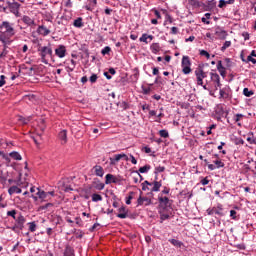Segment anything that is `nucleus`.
Segmentation results:
<instances>
[{
	"mask_svg": "<svg viewBox=\"0 0 256 256\" xmlns=\"http://www.w3.org/2000/svg\"><path fill=\"white\" fill-rule=\"evenodd\" d=\"M18 121L20 122V123H22V125H27V123H29L30 121H31V116H29V117H23V116H19L18 117Z\"/></svg>",
	"mask_w": 256,
	"mask_h": 256,
	"instance_id": "nucleus-23",
	"label": "nucleus"
},
{
	"mask_svg": "<svg viewBox=\"0 0 256 256\" xmlns=\"http://www.w3.org/2000/svg\"><path fill=\"white\" fill-rule=\"evenodd\" d=\"M159 135H160V137L167 139V137H169V132H167V130H160Z\"/></svg>",
	"mask_w": 256,
	"mask_h": 256,
	"instance_id": "nucleus-36",
	"label": "nucleus"
},
{
	"mask_svg": "<svg viewBox=\"0 0 256 256\" xmlns=\"http://www.w3.org/2000/svg\"><path fill=\"white\" fill-rule=\"evenodd\" d=\"M121 107H122V109H129V104H127L126 102H122L121 104Z\"/></svg>",
	"mask_w": 256,
	"mask_h": 256,
	"instance_id": "nucleus-58",
	"label": "nucleus"
},
{
	"mask_svg": "<svg viewBox=\"0 0 256 256\" xmlns=\"http://www.w3.org/2000/svg\"><path fill=\"white\" fill-rule=\"evenodd\" d=\"M169 242L174 245V247H182L183 242L176 240V239H170Z\"/></svg>",
	"mask_w": 256,
	"mask_h": 256,
	"instance_id": "nucleus-27",
	"label": "nucleus"
},
{
	"mask_svg": "<svg viewBox=\"0 0 256 256\" xmlns=\"http://www.w3.org/2000/svg\"><path fill=\"white\" fill-rule=\"evenodd\" d=\"M142 191H151V188L148 187V185L145 184V182H144V183H142Z\"/></svg>",
	"mask_w": 256,
	"mask_h": 256,
	"instance_id": "nucleus-49",
	"label": "nucleus"
},
{
	"mask_svg": "<svg viewBox=\"0 0 256 256\" xmlns=\"http://www.w3.org/2000/svg\"><path fill=\"white\" fill-rule=\"evenodd\" d=\"M214 215H219L223 217V209L222 208H214Z\"/></svg>",
	"mask_w": 256,
	"mask_h": 256,
	"instance_id": "nucleus-38",
	"label": "nucleus"
},
{
	"mask_svg": "<svg viewBox=\"0 0 256 256\" xmlns=\"http://www.w3.org/2000/svg\"><path fill=\"white\" fill-rule=\"evenodd\" d=\"M5 85V75L0 76V87H3Z\"/></svg>",
	"mask_w": 256,
	"mask_h": 256,
	"instance_id": "nucleus-50",
	"label": "nucleus"
},
{
	"mask_svg": "<svg viewBox=\"0 0 256 256\" xmlns=\"http://www.w3.org/2000/svg\"><path fill=\"white\" fill-rule=\"evenodd\" d=\"M210 77L214 83L217 84V87H221V78L219 77V74L217 73H210Z\"/></svg>",
	"mask_w": 256,
	"mask_h": 256,
	"instance_id": "nucleus-15",
	"label": "nucleus"
},
{
	"mask_svg": "<svg viewBox=\"0 0 256 256\" xmlns=\"http://www.w3.org/2000/svg\"><path fill=\"white\" fill-rule=\"evenodd\" d=\"M121 159H125V161H129V156L126 154H117L113 159H111V165H115V163H119Z\"/></svg>",
	"mask_w": 256,
	"mask_h": 256,
	"instance_id": "nucleus-9",
	"label": "nucleus"
},
{
	"mask_svg": "<svg viewBox=\"0 0 256 256\" xmlns=\"http://www.w3.org/2000/svg\"><path fill=\"white\" fill-rule=\"evenodd\" d=\"M242 117H243V114H236L235 118H234V121L236 123H239V121H241Z\"/></svg>",
	"mask_w": 256,
	"mask_h": 256,
	"instance_id": "nucleus-45",
	"label": "nucleus"
},
{
	"mask_svg": "<svg viewBox=\"0 0 256 256\" xmlns=\"http://www.w3.org/2000/svg\"><path fill=\"white\" fill-rule=\"evenodd\" d=\"M225 5H227V1H225V0H220L218 7L223 8V7H225Z\"/></svg>",
	"mask_w": 256,
	"mask_h": 256,
	"instance_id": "nucleus-52",
	"label": "nucleus"
},
{
	"mask_svg": "<svg viewBox=\"0 0 256 256\" xmlns=\"http://www.w3.org/2000/svg\"><path fill=\"white\" fill-rule=\"evenodd\" d=\"M9 157L14 159V161H21V159H23V157H21V154H19V152L17 151L10 152Z\"/></svg>",
	"mask_w": 256,
	"mask_h": 256,
	"instance_id": "nucleus-20",
	"label": "nucleus"
},
{
	"mask_svg": "<svg viewBox=\"0 0 256 256\" xmlns=\"http://www.w3.org/2000/svg\"><path fill=\"white\" fill-rule=\"evenodd\" d=\"M64 256H75V250L71 246H66L64 249Z\"/></svg>",
	"mask_w": 256,
	"mask_h": 256,
	"instance_id": "nucleus-17",
	"label": "nucleus"
},
{
	"mask_svg": "<svg viewBox=\"0 0 256 256\" xmlns=\"http://www.w3.org/2000/svg\"><path fill=\"white\" fill-rule=\"evenodd\" d=\"M48 207H53V203H47L46 205L42 206L41 209H48Z\"/></svg>",
	"mask_w": 256,
	"mask_h": 256,
	"instance_id": "nucleus-61",
	"label": "nucleus"
},
{
	"mask_svg": "<svg viewBox=\"0 0 256 256\" xmlns=\"http://www.w3.org/2000/svg\"><path fill=\"white\" fill-rule=\"evenodd\" d=\"M202 185H209V180L207 178H204L201 180Z\"/></svg>",
	"mask_w": 256,
	"mask_h": 256,
	"instance_id": "nucleus-63",
	"label": "nucleus"
},
{
	"mask_svg": "<svg viewBox=\"0 0 256 256\" xmlns=\"http://www.w3.org/2000/svg\"><path fill=\"white\" fill-rule=\"evenodd\" d=\"M0 28L4 29L5 33H7L8 35H15V29H13V26L9 22H3Z\"/></svg>",
	"mask_w": 256,
	"mask_h": 256,
	"instance_id": "nucleus-6",
	"label": "nucleus"
},
{
	"mask_svg": "<svg viewBox=\"0 0 256 256\" xmlns=\"http://www.w3.org/2000/svg\"><path fill=\"white\" fill-rule=\"evenodd\" d=\"M150 49L152 53H159V51H161V47L159 46V43H153Z\"/></svg>",
	"mask_w": 256,
	"mask_h": 256,
	"instance_id": "nucleus-24",
	"label": "nucleus"
},
{
	"mask_svg": "<svg viewBox=\"0 0 256 256\" xmlns=\"http://www.w3.org/2000/svg\"><path fill=\"white\" fill-rule=\"evenodd\" d=\"M200 55L206 57L209 59V57H211V55L209 54V52H207L206 50H201L200 51Z\"/></svg>",
	"mask_w": 256,
	"mask_h": 256,
	"instance_id": "nucleus-44",
	"label": "nucleus"
},
{
	"mask_svg": "<svg viewBox=\"0 0 256 256\" xmlns=\"http://www.w3.org/2000/svg\"><path fill=\"white\" fill-rule=\"evenodd\" d=\"M36 195H32V199H34V201H41V203L46 202V201H51V197L49 196V193L45 192L44 190H41L39 188H37V192Z\"/></svg>",
	"mask_w": 256,
	"mask_h": 256,
	"instance_id": "nucleus-2",
	"label": "nucleus"
},
{
	"mask_svg": "<svg viewBox=\"0 0 256 256\" xmlns=\"http://www.w3.org/2000/svg\"><path fill=\"white\" fill-rule=\"evenodd\" d=\"M70 63H71V65H72V66L70 67V71H73V70L75 69L76 62H75V60L72 59V60L70 61Z\"/></svg>",
	"mask_w": 256,
	"mask_h": 256,
	"instance_id": "nucleus-57",
	"label": "nucleus"
},
{
	"mask_svg": "<svg viewBox=\"0 0 256 256\" xmlns=\"http://www.w3.org/2000/svg\"><path fill=\"white\" fill-rule=\"evenodd\" d=\"M22 21L23 23H25V25H28L29 27H33V25H35V20H33L29 16H23Z\"/></svg>",
	"mask_w": 256,
	"mask_h": 256,
	"instance_id": "nucleus-16",
	"label": "nucleus"
},
{
	"mask_svg": "<svg viewBox=\"0 0 256 256\" xmlns=\"http://www.w3.org/2000/svg\"><path fill=\"white\" fill-rule=\"evenodd\" d=\"M119 213L117 214V217H119V219H127L128 217V210L127 208H125L124 206H122L121 208H119Z\"/></svg>",
	"mask_w": 256,
	"mask_h": 256,
	"instance_id": "nucleus-12",
	"label": "nucleus"
},
{
	"mask_svg": "<svg viewBox=\"0 0 256 256\" xmlns=\"http://www.w3.org/2000/svg\"><path fill=\"white\" fill-rule=\"evenodd\" d=\"M7 5L10 13H13L14 15H16V17H19V9L21 7V4L13 0V2L8 1Z\"/></svg>",
	"mask_w": 256,
	"mask_h": 256,
	"instance_id": "nucleus-5",
	"label": "nucleus"
},
{
	"mask_svg": "<svg viewBox=\"0 0 256 256\" xmlns=\"http://www.w3.org/2000/svg\"><path fill=\"white\" fill-rule=\"evenodd\" d=\"M94 171H95V175H97V177H103V175H105V172L103 171V167L96 165L94 167Z\"/></svg>",
	"mask_w": 256,
	"mask_h": 256,
	"instance_id": "nucleus-18",
	"label": "nucleus"
},
{
	"mask_svg": "<svg viewBox=\"0 0 256 256\" xmlns=\"http://www.w3.org/2000/svg\"><path fill=\"white\" fill-rule=\"evenodd\" d=\"M208 169L210 171H215V169H217V167L215 165H213V164H208Z\"/></svg>",
	"mask_w": 256,
	"mask_h": 256,
	"instance_id": "nucleus-59",
	"label": "nucleus"
},
{
	"mask_svg": "<svg viewBox=\"0 0 256 256\" xmlns=\"http://www.w3.org/2000/svg\"><path fill=\"white\" fill-rule=\"evenodd\" d=\"M243 95H245V97H251L252 95H255V92H253V90H249V88H244Z\"/></svg>",
	"mask_w": 256,
	"mask_h": 256,
	"instance_id": "nucleus-28",
	"label": "nucleus"
},
{
	"mask_svg": "<svg viewBox=\"0 0 256 256\" xmlns=\"http://www.w3.org/2000/svg\"><path fill=\"white\" fill-rule=\"evenodd\" d=\"M247 61H250L251 63H253V65H255V63H256V59L253 58V56H248Z\"/></svg>",
	"mask_w": 256,
	"mask_h": 256,
	"instance_id": "nucleus-53",
	"label": "nucleus"
},
{
	"mask_svg": "<svg viewBox=\"0 0 256 256\" xmlns=\"http://www.w3.org/2000/svg\"><path fill=\"white\" fill-rule=\"evenodd\" d=\"M55 53L57 57H59L60 59H63V57H65L67 53V49L65 48V46L60 45L58 48L55 49Z\"/></svg>",
	"mask_w": 256,
	"mask_h": 256,
	"instance_id": "nucleus-8",
	"label": "nucleus"
},
{
	"mask_svg": "<svg viewBox=\"0 0 256 256\" xmlns=\"http://www.w3.org/2000/svg\"><path fill=\"white\" fill-rule=\"evenodd\" d=\"M131 199H133V192H130V195L128 196L126 200V205H131Z\"/></svg>",
	"mask_w": 256,
	"mask_h": 256,
	"instance_id": "nucleus-47",
	"label": "nucleus"
},
{
	"mask_svg": "<svg viewBox=\"0 0 256 256\" xmlns=\"http://www.w3.org/2000/svg\"><path fill=\"white\" fill-rule=\"evenodd\" d=\"M178 31H179V29L177 27H172L171 28L172 35H177Z\"/></svg>",
	"mask_w": 256,
	"mask_h": 256,
	"instance_id": "nucleus-54",
	"label": "nucleus"
},
{
	"mask_svg": "<svg viewBox=\"0 0 256 256\" xmlns=\"http://www.w3.org/2000/svg\"><path fill=\"white\" fill-rule=\"evenodd\" d=\"M105 183H106V185H109L111 183H117V178H115V176H113V174H107Z\"/></svg>",
	"mask_w": 256,
	"mask_h": 256,
	"instance_id": "nucleus-19",
	"label": "nucleus"
},
{
	"mask_svg": "<svg viewBox=\"0 0 256 256\" xmlns=\"http://www.w3.org/2000/svg\"><path fill=\"white\" fill-rule=\"evenodd\" d=\"M223 63L221 61H218V64H217V70L219 71L220 69H223Z\"/></svg>",
	"mask_w": 256,
	"mask_h": 256,
	"instance_id": "nucleus-62",
	"label": "nucleus"
},
{
	"mask_svg": "<svg viewBox=\"0 0 256 256\" xmlns=\"http://www.w3.org/2000/svg\"><path fill=\"white\" fill-rule=\"evenodd\" d=\"M26 219L25 216L23 215H19L16 219H15V224L14 226L11 228L12 231H23V228L25 227V223H26Z\"/></svg>",
	"mask_w": 256,
	"mask_h": 256,
	"instance_id": "nucleus-3",
	"label": "nucleus"
},
{
	"mask_svg": "<svg viewBox=\"0 0 256 256\" xmlns=\"http://www.w3.org/2000/svg\"><path fill=\"white\" fill-rule=\"evenodd\" d=\"M160 219H161V223H163V221L169 219V214H161Z\"/></svg>",
	"mask_w": 256,
	"mask_h": 256,
	"instance_id": "nucleus-46",
	"label": "nucleus"
},
{
	"mask_svg": "<svg viewBox=\"0 0 256 256\" xmlns=\"http://www.w3.org/2000/svg\"><path fill=\"white\" fill-rule=\"evenodd\" d=\"M219 71V73H220V75L222 76V77H225V75H227V71L225 70V67L224 68H221L220 70H218Z\"/></svg>",
	"mask_w": 256,
	"mask_h": 256,
	"instance_id": "nucleus-51",
	"label": "nucleus"
},
{
	"mask_svg": "<svg viewBox=\"0 0 256 256\" xmlns=\"http://www.w3.org/2000/svg\"><path fill=\"white\" fill-rule=\"evenodd\" d=\"M163 171H165L164 166H158L155 168V173H163Z\"/></svg>",
	"mask_w": 256,
	"mask_h": 256,
	"instance_id": "nucleus-43",
	"label": "nucleus"
},
{
	"mask_svg": "<svg viewBox=\"0 0 256 256\" xmlns=\"http://www.w3.org/2000/svg\"><path fill=\"white\" fill-rule=\"evenodd\" d=\"M159 203H163V205H168L169 204V198L168 197H160L158 199Z\"/></svg>",
	"mask_w": 256,
	"mask_h": 256,
	"instance_id": "nucleus-34",
	"label": "nucleus"
},
{
	"mask_svg": "<svg viewBox=\"0 0 256 256\" xmlns=\"http://www.w3.org/2000/svg\"><path fill=\"white\" fill-rule=\"evenodd\" d=\"M151 203H153V201H151V199L150 198H148V197H143V196H141L140 195V197L138 198V200H137V204L138 205H151Z\"/></svg>",
	"mask_w": 256,
	"mask_h": 256,
	"instance_id": "nucleus-10",
	"label": "nucleus"
},
{
	"mask_svg": "<svg viewBox=\"0 0 256 256\" xmlns=\"http://www.w3.org/2000/svg\"><path fill=\"white\" fill-rule=\"evenodd\" d=\"M28 225L31 233H35V231H37V224H35V222H29Z\"/></svg>",
	"mask_w": 256,
	"mask_h": 256,
	"instance_id": "nucleus-30",
	"label": "nucleus"
},
{
	"mask_svg": "<svg viewBox=\"0 0 256 256\" xmlns=\"http://www.w3.org/2000/svg\"><path fill=\"white\" fill-rule=\"evenodd\" d=\"M18 183H19L20 185H23V184H25V183H26V185L29 184V182L26 180V178L23 177V174H22V173L19 174Z\"/></svg>",
	"mask_w": 256,
	"mask_h": 256,
	"instance_id": "nucleus-29",
	"label": "nucleus"
},
{
	"mask_svg": "<svg viewBox=\"0 0 256 256\" xmlns=\"http://www.w3.org/2000/svg\"><path fill=\"white\" fill-rule=\"evenodd\" d=\"M150 169H151V166L145 165L143 167H140L138 171L139 173H147Z\"/></svg>",
	"mask_w": 256,
	"mask_h": 256,
	"instance_id": "nucleus-31",
	"label": "nucleus"
},
{
	"mask_svg": "<svg viewBox=\"0 0 256 256\" xmlns=\"http://www.w3.org/2000/svg\"><path fill=\"white\" fill-rule=\"evenodd\" d=\"M154 15H156L157 19H161V13L158 10L154 11Z\"/></svg>",
	"mask_w": 256,
	"mask_h": 256,
	"instance_id": "nucleus-64",
	"label": "nucleus"
},
{
	"mask_svg": "<svg viewBox=\"0 0 256 256\" xmlns=\"http://www.w3.org/2000/svg\"><path fill=\"white\" fill-rule=\"evenodd\" d=\"M58 138L61 141V145H65V143H67V130H61L58 134Z\"/></svg>",
	"mask_w": 256,
	"mask_h": 256,
	"instance_id": "nucleus-13",
	"label": "nucleus"
},
{
	"mask_svg": "<svg viewBox=\"0 0 256 256\" xmlns=\"http://www.w3.org/2000/svg\"><path fill=\"white\" fill-rule=\"evenodd\" d=\"M73 25L74 27H78V28L83 27V18L79 17L76 20H74Z\"/></svg>",
	"mask_w": 256,
	"mask_h": 256,
	"instance_id": "nucleus-25",
	"label": "nucleus"
},
{
	"mask_svg": "<svg viewBox=\"0 0 256 256\" xmlns=\"http://www.w3.org/2000/svg\"><path fill=\"white\" fill-rule=\"evenodd\" d=\"M242 35H243L245 41H249V33L244 32Z\"/></svg>",
	"mask_w": 256,
	"mask_h": 256,
	"instance_id": "nucleus-60",
	"label": "nucleus"
},
{
	"mask_svg": "<svg viewBox=\"0 0 256 256\" xmlns=\"http://www.w3.org/2000/svg\"><path fill=\"white\" fill-rule=\"evenodd\" d=\"M37 33L39 35H42L43 37H47V35H49V33H51V30H49L47 27L41 25L38 27Z\"/></svg>",
	"mask_w": 256,
	"mask_h": 256,
	"instance_id": "nucleus-11",
	"label": "nucleus"
},
{
	"mask_svg": "<svg viewBox=\"0 0 256 256\" xmlns=\"http://www.w3.org/2000/svg\"><path fill=\"white\" fill-rule=\"evenodd\" d=\"M95 189H97V191H103V189H105V184L104 183H98L95 185Z\"/></svg>",
	"mask_w": 256,
	"mask_h": 256,
	"instance_id": "nucleus-41",
	"label": "nucleus"
},
{
	"mask_svg": "<svg viewBox=\"0 0 256 256\" xmlns=\"http://www.w3.org/2000/svg\"><path fill=\"white\" fill-rule=\"evenodd\" d=\"M147 39H149L148 38V35L147 34H143L141 37H140V39H139V41L141 42V43H149V41H147Z\"/></svg>",
	"mask_w": 256,
	"mask_h": 256,
	"instance_id": "nucleus-39",
	"label": "nucleus"
},
{
	"mask_svg": "<svg viewBox=\"0 0 256 256\" xmlns=\"http://www.w3.org/2000/svg\"><path fill=\"white\" fill-rule=\"evenodd\" d=\"M194 73L196 75L197 85H200L201 87H203L205 91H209V87H207V84L203 85V80L207 78V72L203 70V67L199 66L198 68H196Z\"/></svg>",
	"mask_w": 256,
	"mask_h": 256,
	"instance_id": "nucleus-1",
	"label": "nucleus"
},
{
	"mask_svg": "<svg viewBox=\"0 0 256 256\" xmlns=\"http://www.w3.org/2000/svg\"><path fill=\"white\" fill-rule=\"evenodd\" d=\"M159 189H161V182L154 181L153 185H152V187L150 189L151 193L157 192V191H159Z\"/></svg>",
	"mask_w": 256,
	"mask_h": 256,
	"instance_id": "nucleus-21",
	"label": "nucleus"
},
{
	"mask_svg": "<svg viewBox=\"0 0 256 256\" xmlns=\"http://www.w3.org/2000/svg\"><path fill=\"white\" fill-rule=\"evenodd\" d=\"M229 47H231V41H226L221 47V51H225L226 49H229Z\"/></svg>",
	"mask_w": 256,
	"mask_h": 256,
	"instance_id": "nucleus-37",
	"label": "nucleus"
},
{
	"mask_svg": "<svg viewBox=\"0 0 256 256\" xmlns=\"http://www.w3.org/2000/svg\"><path fill=\"white\" fill-rule=\"evenodd\" d=\"M130 159H131V163H132L133 165H137V159H135V156L130 155Z\"/></svg>",
	"mask_w": 256,
	"mask_h": 256,
	"instance_id": "nucleus-56",
	"label": "nucleus"
},
{
	"mask_svg": "<svg viewBox=\"0 0 256 256\" xmlns=\"http://www.w3.org/2000/svg\"><path fill=\"white\" fill-rule=\"evenodd\" d=\"M41 52V58L45 59V57H47L49 55V57H51L53 55V49H51V47L49 46H43L40 49Z\"/></svg>",
	"mask_w": 256,
	"mask_h": 256,
	"instance_id": "nucleus-7",
	"label": "nucleus"
},
{
	"mask_svg": "<svg viewBox=\"0 0 256 256\" xmlns=\"http://www.w3.org/2000/svg\"><path fill=\"white\" fill-rule=\"evenodd\" d=\"M181 66L184 75H189V73H191V60H189V56L182 57Z\"/></svg>",
	"mask_w": 256,
	"mask_h": 256,
	"instance_id": "nucleus-4",
	"label": "nucleus"
},
{
	"mask_svg": "<svg viewBox=\"0 0 256 256\" xmlns=\"http://www.w3.org/2000/svg\"><path fill=\"white\" fill-rule=\"evenodd\" d=\"M92 201L94 203H97L99 201H103V196H101L100 194H93L92 195Z\"/></svg>",
	"mask_w": 256,
	"mask_h": 256,
	"instance_id": "nucleus-26",
	"label": "nucleus"
},
{
	"mask_svg": "<svg viewBox=\"0 0 256 256\" xmlns=\"http://www.w3.org/2000/svg\"><path fill=\"white\" fill-rule=\"evenodd\" d=\"M97 81V76L96 74H93L91 77H90V82L91 83H95Z\"/></svg>",
	"mask_w": 256,
	"mask_h": 256,
	"instance_id": "nucleus-55",
	"label": "nucleus"
},
{
	"mask_svg": "<svg viewBox=\"0 0 256 256\" xmlns=\"http://www.w3.org/2000/svg\"><path fill=\"white\" fill-rule=\"evenodd\" d=\"M8 217H13V219H17L15 215H17V211L11 210L7 212Z\"/></svg>",
	"mask_w": 256,
	"mask_h": 256,
	"instance_id": "nucleus-42",
	"label": "nucleus"
},
{
	"mask_svg": "<svg viewBox=\"0 0 256 256\" xmlns=\"http://www.w3.org/2000/svg\"><path fill=\"white\" fill-rule=\"evenodd\" d=\"M8 193H9V195H15V193L19 194V193H21V188H19L17 186H12L8 189Z\"/></svg>",
	"mask_w": 256,
	"mask_h": 256,
	"instance_id": "nucleus-22",
	"label": "nucleus"
},
{
	"mask_svg": "<svg viewBox=\"0 0 256 256\" xmlns=\"http://www.w3.org/2000/svg\"><path fill=\"white\" fill-rule=\"evenodd\" d=\"M214 165H216L217 169H221V167H225V163H223L221 160L214 161Z\"/></svg>",
	"mask_w": 256,
	"mask_h": 256,
	"instance_id": "nucleus-35",
	"label": "nucleus"
},
{
	"mask_svg": "<svg viewBox=\"0 0 256 256\" xmlns=\"http://www.w3.org/2000/svg\"><path fill=\"white\" fill-rule=\"evenodd\" d=\"M84 193V199H89L91 197V187L84 189Z\"/></svg>",
	"mask_w": 256,
	"mask_h": 256,
	"instance_id": "nucleus-32",
	"label": "nucleus"
},
{
	"mask_svg": "<svg viewBox=\"0 0 256 256\" xmlns=\"http://www.w3.org/2000/svg\"><path fill=\"white\" fill-rule=\"evenodd\" d=\"M102 55H107L109 53H111V47L106 46L103 48V50L101 51Z\"/></svg>",
	"mask_w": 256,
	"mask_h": 256,
	"instance_id": "nucleus-40",
	"label": "nucleus"
},
{
	"mask_svg": "<svg viewBox=\"0 0 256 256\" xmlns=\"http://www.w3.org/2000/svg\"><path fill=\"white\" fill-rule=\"evenodd\" d=\"M230 217L233 218V219H237V211L231 210L230 211Z\"/></svg>",
	"mask_w": 256,
	"mask_h": 256,
	"instance_id": "nucleus-48",
	"label": "nucleus"
},
{
	"mask_svg": "<svg viewBox=\"0 0 256 256\" xmlns=\"http://www.w3.org/2000/svg\"><path fill=\"white\" fill-rule=\"evenodd\" d=\"M219 94H220L219 99H227V97H229V94H227V92H225V90L223 89H220Z\"/></svg>",
	"mask_w": 256,
	"mask_h": 256,
	"instance_id": "nucleus-33",
	"label": "nucleus"
},
{
	"mask_svg": "<svg viewBox=\"0 0 256 256\" xmlns=\"http://www.w3.org/2000/svg\"><path fill=\"white\" fill-rule=\"evenodd\" d=\"M215 35L220 39H227V31L221 28L216 29Z\"/></svg>",
	"mask_w": 256,
	"mask_h": 256,
	"instance_id": "nucleus-14",
	"label": "nucleus"
}]
</instances>
